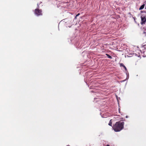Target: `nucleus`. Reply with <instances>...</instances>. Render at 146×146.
<instances>
[{
    "mask_svg": "<svg viewBox=\"0 0 146 146\" xmlns=\"http://www.w3.org/2000/svg\"><path fill=\"white\" fill-rule=\"evenodd\" d=\"M124 123L123 122H116L113 125L112 128L115 131L119 132L124 128Z\"/></svg>",
    "mask_w": 146,
    "mask_h": 146,
    "instance_id": "1",
    "label": "nucleus"
},
{
    "mask_svg": "<svg viewBox=\"0 0 146 146\" xmlns=\"http://www.w3.org/2000/svg\"><path fill=\"white\" fill-rule=\"evenodd\" d=\"M37 9H35L34 13L35 15L37 16L42 15V11L41 10H40L38 9L39 8V4L38 3L37 4Z\"/></svg>",
    "mask_w": 146,
    "mask_h": 146,
    "instance_id": "2",
    "label": "nucleus"
},
{
    "mask_svg": "<svg viewBox=\"0 0 146 146\" xmlns=\"http://www.w3.org/2000/svg\"><path fill=\"white\" fill-rule=\"evenodd\" d=\"M141 25H143L145 23L146 21V18L144 17H141Z\"/></svg>",
    "mask_w": 146,
    "mask_h": 146,
    "instance_id": "3",
    "label": "nucleus"
},
{
    "mask_svg": "<svg viewBox=\"0 0 146 146\" xmlns=\"http://www.w3.org/2000/svg\"><path fill=\"white\" fill-rule=\"evenodd\" d=\"M145 6V4H144L142 5L139 9V10H141L143 9L144 7Z\"/></svg>",
    "mask_w": 146,
    "mask_h": 146,
    "instance_id": "4",
    "label": "nucleus"
},
{
    "mask_svg": "<svg viewBox=\"0 0 146 146\" xmlns=\"http://www.w3.org/2000/svg\"><path fill=\"white\" fill-rule=\"evenodd\" d=\"M106 55L107 56L108 58H110V59H112V57L111 56H110L109 54H106Z\"/></svg>",
    "mask_w": 146,
    "mask_h": 146,
    "instance_id": "5",
    "label": "nucleus"
},
{
    "mask_svg": "<svg viewBox=\"0 0 146 146\" xmlns=\"http://www.w3.org/2000/svg\"><path fill=\"white\" fill-rule=\"evenodd\" d=\"M126 74L127 75L126 79H128L129 78V74L128 73V72L127 71L126 72Z\"/></svg>",
    "mask_w": 146,
    "mask_h": 146,
    "instance_id": "6",
    "label": "nucleus"
},
{
    "mask_svg": "<svg viewBox=\"0 0 146 146\" xmlns=\"http://www.w3.org/2000/svg\"><path fill=\"white\" fill-rule=\"evenodd\" d=\"M112 119H111L108 123V125L110 126H112V122L111 121Z\"/></svg>",
    "mask_w": 146,
    "mask_h": 146,
    "instance_id": "7",
    "label": "nucleus"
},
{
    "mask_svg": "<svg viewBox=\"0 0 146 146\" xmlns=\"http://www.w3.org/2000/svg\"><path fill=\"white\" fill-rule=\"evenodd\" d=\"M80 15L79 13H78L76 16L74 18L75 19H76V17H77L79 16Z\"/></svg>",
    "mask_w": 146,
    "mask_h": 146,
    "instance_id": "8",
    "label": "nucleus"
},
{
    "mask_svg": "<svg viewBox=\"0 0 146 146\" xmlns=\"http://www.w3.org/2000/svg\"><path fill=\"white\" fill-rule=\"evenodd\" d=\"M120 66H123V67H124V66H125V65L123 64V63H121L120 64Z\"/></svg>",
    "mask_w": 146,
    "mask_h": 146,
    "instance_id": "9",
    "label": "nucleus"
},
{
    "mask_svg": "<svg viewBox=\"0 0 146 146\" xmlns=\"http://www.w3.org/2000/svg\"><path fill=\"white\" fill-rule=\"evenodd\" d=\"M123 67L124 68L125 70L126 71V72L127 71V68H126V67L125 66H124Z\"/></svg>",
    "mask_w": 146,
    "mask_h": 146,
    "instance_id": "10",
    "label": "nucleus"
},
{
    "mask_svg": "<svg viewBox=\"0 0 146 146\" xmlns=\"http://www.w3.org/2000/svg\"><path fill=\"white\" fill-rule=\"evenodd\" d=\"M141 13H145V11H141Z\"/></svg>",
    "mask_w": 146,
    "mask_h": 146,
    "instance_id": "11",
    "label": "nucleus"
},
{
    "mask_svg": "<svg viewBox=\"0 0 146 146\" xmlns=\"http://www.w3.org/2000/svg\"><path fill=\"white\" fill-rule=\"evenodd\" d=\"M91 92L92 93H96L94 90H92Z\"/></svg>",
    "mask_w": 146,
    "mask_h": 146,
    "instance_id": "12",
    "label": "nucleus"
},
{
    "mask_svg": "<svg viewBox=\"0 0 146 146\" xmlns=\"http://www.w3.org/2000/svg\"><path fill=\"white\" fill-rule=\"evenodd\" d=\"M145 46V45H143V46H142V47L143 48H145L144 46Z\"/></svg>",
    "mask_w": 146,
    "mask_h": 146,
    "instance_id": "13",
    "label": "nucleus"
},
{
    "mask_svg": "<svg viewBox=\"0 0 146 146\" xmlns=\"http://www.w3.org/2000/svg\"><path fill=\"white\" fill-rule=\"evenodd\" d=\"M89 88H90V89H93V88H91V86H90V87H89Z\"/></svg>",
    "mask_w": 146,
    "mask_h": 146,
    "instance_id": "14",
    "label": "nucleus"
},
{
    "mask_svg": "<svg viewBox=\"0 0 146 146\" xmlns=\"http://www.w3.org/2000/svg\"><path fill=\"white\" fill-rule=\"evenodd\" d=\"M128 116L127 115L125 117L126 118H128Z\"/></svg>",
    "mask_w": 146,
    "mask_h": 146,
    "instance_id": "15",
    "label": "nucleus"
},
{
    "mask_svg": "<svg viewBox=\"0 0 146 146\" xmlns=\"http://www.w3.org/2000/svg\"><path fill=\"white\" fill-rule=\"evenodd\" d=\"M125 81V80H123V81H121V82H123Z\"/></svg>",
    "mask_w": 146,
    "mask_h": 146,
    "instance_id": "16",
    "label": "nucleus"
},
{
    "mask_svg": "<svg viewBox=\"0 0 146 146\" xmlns=\"http://www.w3.org/2000/svg\"><path fill=\"white\" fill-rule=\"evenodd\" d=\"M143 33H145V34H146V32H143Z\"/></svg>",
    "mask_w": 146,
    "mask_h": 146,
    "instance_id": "17",
    "label": "nucleus"
},
{
    "mask_svg": "<svg viewBox=\"0 0 146 146\" xmlns=\"http://www.w3.org/2000/svg\"><path fill=\"white\" fill-rule=\"evenodd\" d=\"M129 13V14H130V15H131L130 13Z\"/></svg>",
    "mask_w": 146,
    "mask_h": 146,
    "instance_id": "18",
    "label": "nucleus"
},
{
    "mask_svg": "<svg viewBox=\"0 0 146 146\" xmlns=\"http://www.w3.org/2000/svg\"><path fill=\"white\" fill-rule=\"evenodd\" d=\"M145 5H146V6H145V9H146V3H145Z\"/></svg>",
    "mask_w": 146,
    "mask_h": 146,
    "instance_id": "19",
    "label": "nucleus"
},
{
    "mask_svg": "<svg viewBox=\"0 0 146 146\" xmlns=\"http://www.w3.org/2000/svg\"><path fill=\"white\" fill-rule=\"evenodd\" d=\"M117 101H118V99L117 98Z\"/></svg>",
    "mask_w": 146,
    "mask_h": 146,
    "instance_id": "20",
    "label": "nucleus"
},
{
    "mask_svg": "<svg viewBox=\"0 0 146 146\" xmlns=\"http://www.w3.org/2000/svg\"><path fill=\"white\" fill-rule=\"evenodd\" d=\"M69 146L68 145V146Z\"/></svg>",
    "mask_w": 146,
    "mask_h": 146,
    "instance_id": "21",
    "label": "nucleus"
}]
</instances>
